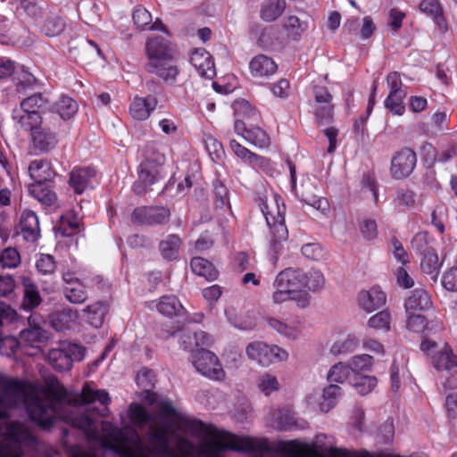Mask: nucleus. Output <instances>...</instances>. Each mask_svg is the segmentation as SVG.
Wrapping results in <instances>:
<instances>
[{
  "mask_svg": "<svg viewBox=\"0 0 457 457\" xmlns=\"http://www.w3.org/2000/svg\"><path fill=\"white\" fill-rule=\"evenodd\" d=\"M283 28L287 35L294 41H298L308 29V23L301 21L297 16L290 15L284 20Z\"/></svg>",
  "mask_w": 457,
  "mask_h": 457,
  "instance_id": "nucleus-39",
  "label": "nucleus"
},
{
  "mask_svg": "<svg viewBox=\"0 0 457 457\" xmlns=\"http://www.w3.org/2000/svg\"><path fill=\"white\" fill-rule=\"evenodd\" d=\"M142 161L137 166V179L132 184V191L138 196L145 195L153 185L164 179L162 166L165 154L154 141L147 142L141 149Z\"/></svg>",
  "mask_w": 457,
  "mask_h": 457,
  "instance_id": "nucleus-4",
  "label": "nucleus"
},
{
  "mask_svg": "<svg viewBox=\"0 0 457 457\" xmlns=\"http://www.w3.org/2000/svg\"><path fill=\"white\" fill-rule=\"evenodd\" d=\"M231 107L235 116L244 117L253 121H259L261 120L260 112L245 99H236L232 103Z\"/></svg>",
  "mask_w": 457,
  "mask_h": 457,
  "instance_id": "nucleus-40",
  "label": "nucleus"
},
{
  "mask_svg": "<svg viewBox=\"0 0 457 457\" xmlns=\"http://www.w3.org/2000/svg\"><path fill=\"white\" fill-rule=\"evenodd\" d=\"M36 268L42 275H51L56 269L54 257L48 253H40L36 261Z\"/></svg>",
  "mask_w": 457,
  "mask_h": 457,
  "instance_id": "nucleus-55",
  "label": "nucleus"
},
{
  "mask_svg": "<svg viewBox=\"0 0 457 457\" xmlns=\"http://www.w3.org/2000/svg\"><path fill=\"white\" fill-rule=\"evenodd\" d=\"M158 104L155 96L148 95L145 97L135 96L129 105V114L137 120L148 119Z\"/></svg>",
  "mask_w": 457,
  "mask_h": 457,
  "instance_id": "nucleus-20",
  "label": "nucleus"
},
{
  "mask_svg": "<svg viewBox=\"0 0 457 457\" xmlns=\"http://www.w3.org/2000/svg\"><path fill=\"white\" fill-rule=\"evenodd\" d=\"M117 444L115 451L121 457H149L143 448L140 439L137 434L129 436L121 430H117L112 437Z\"/></svg>",
  "mask_w": 457,
  "mask_h": 457,
  "instance_id": "nucleus-15",
  "label": "nucleus"
},
{
  "mask_svg": "<svg viewBox=\"0 0 457 457\" xmlns=\"http://www.w3.org/2000/svg\"><path fill=\"white\" fill-rule=\"evenodd\" d=\"M110 304L107 301H97L87 305L84 310L86 321L94 328H100L109 312Z\"/></svg>",
  "mask_w": 457,
  "mask_h": 457,
  "instance_id": "nucleus-26",
  "label": "nucleus"
},
{
  "mask_svg": "<svg viewBox=\"0 0 457 457\" xmlns=\"http://www.w3.org/2000/svg\"><path fill=\"white\" fill-rule=\"evenodd\" d=\"M327 455L328 457H373L372 453L366 450L356 452L338 447H330Z\"/></svg>",
  "mask_w": 457,
  "mask_h": 457,
  "instance_id": "nucleus-63",
  "label": "nucleus"
},
{
  "mask_svg": "<svg viewBox=\"0 0 457 457\" xmlns=\"http://www.w3.org/2000/svg\"><path fill=\"white\" fill-rule=\"evenodd\" d=\"M391 315L387 310L381 311L371 316L368 320L370 328L383 332L390 330Z\"/></svg>",
  "mask_w": 457,
  "mask_h": 457,
  "instance_id": "nucleus-52",
  "label": "nucleus"
},
{
  "mask_svg": "<svg viewBox=\"0 0 457 457\" xmlns=\"http://www.w3.org/2000/svg\"><path fill=\"white\" fill-rule=\"evenodd\" d=\"M17 122L24 131L30 133L43 126V118L39 112L34 111H22V114L18 117Z\"/></svg>",
  "mask_w": 457,
  "mask_h": 457,
  "instance_id": "nucleus-41",
  "label": "nucleus"
},
{
  "mask_svg": "<svg viewBox=\"0 0 457 457\" xmlns=\"http://www.w3.org/2000/svg\"><path fill=\"white\" fill-rule=\"evenodd\" d=\"M393 89L385 100V106L393 114L402 116L405 112L403 100L406 92L402 87H392Z\"/></svg>",
  "mask_w": 457,
  "mask_h": 457,
  "instance_id": "nucleus-35",
  "label": "nucleus"
},
{
  "mask_svg": "<svg viewBox=\"0 0 457 457\" xmlns=\"http://www.w3.org/2000/svg\"><path fill=\"white\" fill-rule=\"evenodd\" d=\"M359 345V341L354 337H348L343 342H336L330 349V352L335 354L348 353L353 352Z\"/></svg>",
  "mask_w": 457,
  "mask_h": 457,
  "instance_id": "nucleus-59",
  "label": "nucleus"
},
{
  "mask_svg": "<svg viewBox=\"0 0 457 457\" xmlns=\"http://www.w3.org/2000/svg\"><path fill=\"white\" fill-rule=\"evenodd\" d=\"M155 307L160 314L170 319L179 317L185 312L179 299L173 295L160 297L156 301Z\"/></svg>",
  "mask_w": 457,
  "mask_h": 457,
  "instance_id": "nucleus-27",
  "label": "nucleus"
},
{
  "mask_svg": "<svg viewBox=\"0 0 457 457\" xmlns=\"http://www.w3.org/2000/svg\"><path fill=\"white\" fill-rule=\"evenodd\" d=\"M407 314V328L410 331L420 333L428 328V323L427 322L426 317L424 315L414 314V312Z\"/></svg>",
  "mask_w": 457,
  "mask_h": 457,
  "instance_id": "nucleus-62",
  "label": "nucleus"
},
{
  "mask_svg": "<svg viewBox=\"0 0 457 457\" xmlns=\"http://www.w3.org/2000/svg\"><path fill=\"white\" fill-rule=\"evenodd\" d=\"M443 287L452 292H457V258L455 266L449 269L442 278Z\"/></svg>",
  "mask_w": 457,
  "mask_h": 457,
  "instance_id": "nucleus-64",
  "label": "nucleus"
},
{
  "mask_svg": "<svg viewBox=\"0 0 457 457\" xmlns=\"http://www.w3.org/2000/svg\"><path fill=\"white\" fill-rule=\"evenodd\" d=\"M303 290L317 291L321 289L325 284V278L321 271L312 269L309 271H303Z\"/></svg>",
  "mask_w": 457,
  "mask_h": 457,
  "instance_id": "nucleus-47",
  "label": "nucleus"
},
{
  "mask_svg": "<svg viewBox=\"0 0 457 457\" xmlns=\"http://www.w3.org/2000/svg\"><path fill=\"white\" fill-rule=\"evenodd\" d=\"M194 367L203 376L213 379L221 380L225 372L218 357L211 351L204 348L197 349L191 355Z\"/></svg>",
  "mask_w": 457,
  "mask_h": 457,
  "instance_id": "nucleus-11",
  "label": "nucleus"
},
{
  "mask_svg": "<svg viewBox=\"0 0 457 457\" xmlns=\"http://www.w3.org/2000/svg\"><path fill=\"white\" fill-rule=\"evenodd\" d=\"M350 384L355 387L360 395H366L377 386V378L373 376H364L361 373H354L350 380Z\"/></svg>",
  "mask_w": 457,
  "mask_h": 457,
  "instance_id": "nucleus-43",
  "label": "nucleus"
},
{
  "mask_svg": "<svg viewBox=\"0 0 457 457\" xmlns=\"http://www.w3.org/2000/svg\"><path fill=\"white\" fill-rule=\"evenodd\" d=\"M246 354L249 359L264 367L275 361H285L288 357V353L278 345H268L259 341L250 343L247 345Z\"/></svg>",
  "mask_w": 457,
  "mask_h": 457,
  "instance_id": "nucleus-12",
  "label": "nucleus"
},
{
  "mask_svg": "<svg viewBox=\"0 0 457 457\" xmlns=\"http://www.w3.org/2000/svg\"><path fill=\"white\" fill-rule=\"evenodd\" d=\"M96 174L93 167H75L70 173L69 185L77 195H81Z\"/></svg>",
  "mask_w": 457,
  "mask_h": 457,
  "instance_id": "nucleus-23",
  "label": "nucleus"
},
{
  "mask_svg": "<svg viewBox=\"0 0 457 457\" xmlns=\"http://www.w3.org/2000/svg\"><path fill=\"white\" fill-rule=\"evenodd\" d=\"M65 23L59 16L49 17L46 20L41 31L47 37H55L63 31Z\"/></svg>",
  "mask_w": 457,
  "mask_h": 457,
  "instance_id": "nucleus-54",
  "label": "nucleus"
},
{
  "mask_svg": "<svg viewBox=\"0 0 457 457\" xmlns=\"http://www.w3.org/2000/svg\"><path fill=\"white\" fill-rule=\"evenodd\" d=\"M149 442L152 446L150 453L155 457H176L170 449L169 428L162 426L149 435Z\"/></svg>",
  "mask_w": 457,
  "mask_h": 457,
  "instance_id": "nucleus-17",
  "label": "nucleus"
},
{
  "mask_svg": "<svg viewBox=\"0 0 457 457\" xmlns=\"http://www.w3.org/2000/svg\"><path fill=\"white\" fill-rule=\"evenodd\" d=\"M190 266L195 274L205 278L208 281H213L218 278L219 271L207 259L194 257L191 259Z\"/></svg>",
  "mask_w": 457,
  "mask_h": 457,
  "instance_id": "nucleus-34",
  "label": "nucleus"
},
{
  "mask_svg": "<svg viewBox=\"0 0 457 457\" xmlns=\"http://www.w3.org/2000/svg\"><path fill=\"white\" fill-rule=\"evenodd\" d=\"M213 187V205L217 211L230 210L229 191L228 187L219 179L212 183Z\"/></svg>",
  "mask_w": 457,
  "mask_h": 457,
  "instance_id": "nucleus-38",
  "label": "nucleus"
},
{
  "mask_svg": "<svg viewBox=\"0 0 457 457\" xmlns=\"http://www.w3.org/2000/svg\"><path fill=\"white\" fill-rule=\"evenodd\" d=\"M434 239L429 237L428 232L420 231L418 232L411 239V245L413 251L419 255L430 250H435L432 245Z\"/></svg>",
  "mask_w": 457,
  "mask_h": 457,
  "instance_id": "nucleus-50",
  "label": "nucleus"
},
{
  "mask_svg": "<svg viewBox=\"0 0 457 457\" xmlns=\"http://www.w3.org/2000/svg\"><path fill=\"white\" fill-rule=\"evenodd\" d=\"M234 130L246 142L257 148H268L270 145V136L264 129L258 126L247 128L243 120L237 119L234 122Z\"/></svg>",
  "mask_w": 457,
  "mask_h": 457,
  "instance_id": "nucleus-16",
  "label": "nucleus"
},
{
  "mask_svg": "<svg viewBox=\"0 0 457 457\" xmlns=\"http://www.w3.org/2000/svg\"><path fill=\"white\" fill-rule=\"evenodd\" d=\"M57 229L62 237H71L77 233L79 222L75 217L62 215L60 219Z\"/></svg>",
  "mask_w": 457,
  "mask_h": 457,
  "instance_id": "nucleus-58",
  "label": "nucleus"
},
{
  "mask_svg": "<svg viewBox=\"0 0 457 457\" xmlns=\"http://www.w3.org/2000/svg\"><path fill=\"white\" fill-rule=\"evenodd\" d=\"M21 263V256L16 248L7 247L0 251V266L4 269H13Z\"/></svg>",
  "mask_w": 457,
  "mask_h": 457,
  "instance_id": "nucleus-53",
  "label": "nucleus"
},
{
  "mask_svg": "<svg viewBox=\"0 0 457 457\" xmlns=\"http://www.w3.org/2000/svg\"><path fill=\"white\" fill-rule=\"evenodd\" d=\"M432 304L428 293L423 288H416L404 303L406 313L424 311Z\"/></svg>",
  "mask_w": 457,
  "mask_h": 457,
  "instance_id": "nucleus-31",
  "label": "nucleus"
},
{
  "mask_svg": "<svg viewBox=\"0 0 457 457\" xmlns=\"http://www.w3.org/2000/svg\"><path fill=\"white\" fill-rule=\"evenodd\" d=\"M421 257L420 260V269L426 274H434L436 277L438 273V270L441 266L438 261V255L436 253V249L430 250L429 252L420 254Z\"/></svg>",
  "mask_w": 457,
  "mask_h": 457,
  "instance_id": "nucleus-49",
  "label": "nucleus"
},
{
  "mask_svg": "<svg viewBox=\"0 0 457 457\" xmlns=\"http://www.w3.org/2000/svg\"><path fill=\"white\" fill-rule=\"evenodd\" d=\"M253 76L264 77L270 76L278 69L276 62L264 54H259L252 59L249 64Z\"/></svg>",
  "mask_w": 457,
  "mask_h": 457,
  "instance_id": "nucleus-33",
  "label": "nucleus"
},
{
  "mask_svg": "<svg viewBox=\"0 0 457 457\" xmlns=\"http://www.w3.org/2000/svg\"><path fill=\"white\" fill-rule=\"evenodd\" d=\"M229 146L233 153L240 159L247 162L253 168L267 170L270 166V160L267 157L259 155L242 145L235 139L229 141Z\"/></svg>",
  "mask_w": 457,
  "mask_h": 457,
  "instance_id": "nucleus-21",
  "label": "nucleus"
},
{
  "mask_svg": "<svg viewBox=\"0 0 457 457\" xmlns=\"http://www.w3.org/2000/svg\"><path fill=\"white\" fill-rule=\"evenodd\" d=\"M431 362L437 371L449 372L457 364V355H455L448 344L435 354L431 355Z\"/></svg>",
  "mask_w": 457,
  "mask_h": 457,
  "instance_id": "nucleus-28",
  "label": "nucleus"
},
{
  "mask_svg": "<svg viewBox=\"0 0 457 457\" xmlns=\"http://www.w3.org/2000/svg\"><path fill=\"white\" fill-rule=\"evenodd\" d=\"M256 201L270 230V247L275 253H278L281 244L288 238L285 220L286 205L278 194L259 196Z\"/></svg>",
  "mask_w": 457,
  "mask_h": 457,
  "instance_id": "nucleus-5",
  "label": "nucleus"
},
{
  "mask_svg": "<svg viewBox=\"0 0 457 457\" xmlns=\"http://www.w3.org/2000/svg\"><path fill=\"white\" fill-rule=\"evenodd\" d=\"M280 452L288 457H320L314 445L299 444L295 440L283 444L280 447Z\"/></svg>",
  "mask_w": 457,
  "mask_h": 457,
  "instance_id": "nucleus-30",
  "label": "nucleus"
},
{
  "mask_svg": "<svg viewBox=\"0 0 457 457\" xmlns=\"http://www.w3.org/2000/svg\"><path fill=\"white\" fill-rule=\"evenodd\" d=\"M32 183L54 182L57 172L52 162L46 159H36L29 162L28 167Z\"/></svg>",
  "mask_w": 457,
  "mask_h": 457,
  "instance_id": "nucleus-18",
  "label": "nucleus"
},
{
  "mask_svg": "<svg viewBox=\"0 0 457 457\" xmlns=\"http://www.w3.org/2000/svg\"><path fill=\"white\" fill-rule=\"evenodd\" d=\"M394 203L396 206L405 209L414 208L417 203V194L407 187H398L395 191Z\"/></svg>",
  "mask_w": 457,
  "mask_h": 457,
  "instance_id": "nucleus-44",
  "label": "nucleus"
},
{
  "mask_svg": "<svg viewBox=\"0 0 457 457\" xmlns=\"http://www.w3.org/2000/svg\"><path fill=\"white\" fill-rule=\"evenodd\" d=\"M181 239L177 235H169L166 239L161 241L159 249L162 256L166 260H174L179 254Z\"/></svg>",
  "mask_w": 457,
  "mask_h": 457,
  "instance_id": "nucleus-42",
  "label": "nucleus"
},
{
  "mask_svg": "<svg viewBox=\"0 0 457 457\" xmlns=\"http://www.w3.org/2000/svg\"><path fill=\"white\" fill-rule=\"evenodd\" d=\"M85 353V347L76 344H67L60 348L51 349L47 354V361L56 371H68L72 368L74 361L84 359Z\"/></svg>",
  "mask_w": 457,
  "mask_h": 457,
  "instance_id": "nucleus-9",
  "label": "nucleus"
},
{
  "mask_svg": "<svg viewBox=\"0 0 457 457\" xmlns=\"http://www.w3.org/2000/svg\"><path fill=\"white\" fill-rule=\"evenodd\" d=\"M46 393L57 402L64 400L67 395L65 388L54 377L49 378L46 385Z\"/></svg>",
  "mask_w": 457,
  "mask_h": 457,
  "instance_id": "nucleus-61",
  "label": "nucleus"
},
{
  "mask_svg": "<svg viewBox=\"0 0 457 457\" xmlns=\"http://www.w3.org/2000/svg\"><path fill=\"white\" fill-rule=\"evenodd\" d=\"M21 285L23 287L22 308L26 311L37 308L42 302L37 286L29 277L22 278Z\"/></svg>",
  "mask_w": 457,
  "mask_h": 457,
  "instance_id": "nucleus-29",
  "label": "nucleus"
},
{
  "mask_svg": "<svg viewBox=\"0 0 457 457\" xmlns=\"http://www.w3.org/2000/svg\"><path fill=\"white\" fill-rule=\"evenodd\" d=\"M145 52L148 57L146 71L159 77L164 83L176 82L179 70L172 63L175 48L169 38L163 36L150 37L145 43Z\"/></svg>",
  "mask_w": 457,
  "mask_h": 457,
  "instance_id": "nucleus-3",
  "label": "nucleus"
},
{
  "mask_svg": "<svg viewBox=\"0 0 457 457\" xmlns=\"http://www.w3.org/2000/svg\"><path fill=\"white\" fill-rule=\"evenodd\" d=\"M190 62L201 77L206 79L214 77V62L211 54L204 49L195 50L190 56Z\"/></svg>",
  "mask_w": 457,
  "mask_h": 457,
  "instance_id": "nucleus-25",
  "label": "nucleus"
},
{
  "mask_svg": "<svg viewBox=\"0 0 457 457\" xmlns=\"http://www.w3.org/2000/svg\"><path fill=\"white\" fill-rule=\"evenodd\" d=\"M54 188V181L31 183L28 187L29 195L46 207H54L57 205L58 197Z\"/></svg>",
  "mask_w": 457,
  "mask_h": 457,
  "instance_id": "nucleus-19",
  "label": "nucleus"
},
{
  "mask_svg": "<svg viewBox=\"0 0 457 457\" xmlns=\"http://www.w3.org/2000/svg\"><path fill=\"white\" fill-rule=\"evenodd\" d=\"M20 227L23 238L27 242L34 243L40 236L39 220L37 215L30 210H25L20 220Z\"/></svg>",
  "mask_w": 457,
  "mask_h": 457,
  "instance_id": "nucleus-24",
  "label": "nucleus"
},
{
  "mask_svg": "<svg viewBox=\"0 0 457 457\" xmlns=\"http://www.w3.org/2000/svg\"><path fill=\"white\" fill-rule=\"evenodd\" d=\"M184 428L194 436H205L209 440L204 445L208 455H218L225 450H231L249 454H267L272 452L267 438L239 436L232 433L219 430L212 424H206L200 420L181 418Z\"/></svg>",
  "mask_w": 457,
  "mask_h": 457,
  "instance_id": "nucleus-1",
  "label": "nucleus"
},
{
  "mask_svg": "<svg viewBox=\"0 0 457 457\" xmlns=\"http://www.w3.org/2000/svg\"><path fill=\"white\" fill-rule=\"evenodd\" d=\"M29 328L21 331V339L30 345H33L36 343L44 342L47 338L46 331L39 325H32L31 317L29 319Z\"/></svg>",
  "mask_w": 457,
  "mask_h": 457,
  "instance_id": "nucleus-45",
  "label": "nucleus"
},
{
  "mask_svg": "<svg viewBox=\"0 0 457 457\" xmlns=\"http://www.w3.org/2000/svg\"><path fill=\"white\" fill-rule=\"evenodd\" d=\"M354 373L355 372L353 371L349 365H344L342 362H338L329 370L328 373V380L330 383H344L345 380L350 383Z\"/></svg>",
  "mask_w": 457,
  "mask_h": 457,
  "instance_id": "nucleus-46",
  "label": "nucleus"
},
{
  "mask_svg": "<svg viewBox=\"0 0 457 457\" xmlns=\"http://www.w3.org/2000/svg\"><path fill=\"white\" fill-rule=\"evenodd\" d=\"M386 295L378 287H373L367 291H361L358 295L359 305L367 312L379 309L386 303Z\"/></svg>",
  "mask_w": 457,
  "mask_h": 457,
  "instance_id": "nucleus-22",
  "label": "nucleus"
},
{
  "mask_svg": "<svg viewBox=\"0 0 457 457\" xmlns=\"http://www.w3.org/2000/svg\"><path fill=\"white\" fill-rule=\"evenodd\" d=\"M36 438L19 422L11 423L0 443V457H22V445L35 442Z\"/></svg>",
  "mask_w": 457,
  "mask_h": 457,
  "instance_id": "nucleus-7",
  "label": "nucleus"
},
{
  "mask_svg": "<svg viewBox=\"0 0 457 457\" xmlns=\"http://www.w3.org/2000/svg\"><path fill=\"white\" fill-rule=\"evenodd\" d=\"M49 103V99L44 96L43 94H34L21 102V109L26 112L34 111L40 112V111L47 108Z\"/></svg>",
  "mask_w": 457,
  "mask_h": 457,
  "instance_id": "nucleus-48",
  "label": "nucleus"
},
{
  "mask_svg": "<svg viewBox=\"0 0 457 457\" xmlns=\"http://www.w3.org/2000/svg\"><path fill=\"white\" fill-rule=\"evenodd\" d=\"M62 280L63 295L70 303L74 304H80L87 299L86 287H96L97 289H103L107 284L99 275L94 276L88 281L86 280V284H84L73 272L70 271L62 274Z\"/></svg>",
  "mask_w": 457,
  "mask_h": 457,
  "instance_id": "nucleus-8",
  "label": "nucleus"
},
{
  "mask_svg": "<svg viewBox=\"0 0 457 457\" xmlns=\"http://www.w3.org/2000/svg\"><path fill=\"white\" fill-rule=\"evenodd\" d=\"M419 7L422 12L432 17L440 30L444 32L447 30V22L438 0H422Z\"/></svg>",
  "mask_w": 457,
  "mask_h": 457,
  "instance_id": "nucleus-32",
  "label": "nucleus"
},
{
  "mask_svg": "<svg viewBox=\"0 0 457 457\" xmlns=\"http://www.w3.org/2000/svg\"><path fill=\"white\" fill-rule=\"evenodd\" d=\"M129 418L131 422L137 427L145 426L153 420L152 414L139 403H132L130 405Z\"/></svg>",
  "mask_w": 457,
  "mask_h": 457,
  "instance_id": "nucleus-51",
  "label": "nucleus"
},
{
  "mask_svg": "<svg viewBox=\"0 0 457 457\" xmlns=\"http://www.w3.org/2000/svg\"><path fill=\"white\" fill-rule=\"evenodd\" d=\"M170 211L162 205H142L136 207L130 215V221L140 226H159L169 222Z\"/></svg>",
  "mask_w": 457,
  "mask_h": 457,
  "instance_id": "nucleus-10",
  "label": "nucleus"
},
{
  "mask_svg": "<svg viewBox=\"0 0 457 457\" xmlns=\"http://www.w3.org/2000/svg\"><path fill=\"white\" fill-rule=\"evenodd\" d=\"M417 163L416 153L408 147L398 151L391 160L390 173L395 179H403L413 171Z\"/></svg>",
  "mask_w": 457,
  "mask_h": 457,
  "instance_id": "nucleus-13",
  "label": "nucleus"
},
{
  "mask_svg": "<svg viewBox=\"0 0 457 457\" xmlns=\"http://www.w3.org/2000/svg\"><path fill=\"white\" fill-rule=\"evenodd\" d=\"M78 109L77 102L67 96H62L53 105V112L64 120L72 118L77 113Z\"/></svg>",
  "mask_w": 457,
  "mask_h": 457,
  "instance_id": "nucleus-36",
  "label": "nucleus"
},
{
  "mask_svg": "<svg viewBox=\"0 0 457 457\" xmlns=\"http://www.w3.org/2000/svg\"><path fill=\"white\" fill-rule=\"evenodd\" d=\"M457 156V145L451 142L445 145L439 146L437 149L436 163L445 164L450 162Z\"/></svg>",
  "mask_w": 457,
  "mask_h": 457,
  "instance_id": "nucleus-60",
  "label": "nucleus"
},
{
  "mask_svg": "<svg viewBox=\"0 0 457 457\" xmlns=\"http://www.w3.org/2000/svg\"><path fill=\"white\" fill-rule=\"evenodd\" d=\"M204 143L206 151L212 161L216 162L220 160L224 154L223 146L214 137L207 135L204 138Z\"/></svg>",
  "mask_w": 457,
  "mask_h": 457,
  "instance_id": "nucleus-57",
  "label": "nucleus"
},
{
  "mask_svg": "<svg viewBox=\"0 0 457 457\" xmlns=\"http://www.w3.org/2000/svg\"><path fill=\"white\" fill-rule=\"evenodd\" d=\"M32 385L27 381L10 378L5 381L3 395L6 402L12 407V398H22L25 401L26 411L29 420L43 430H49L55 421V409L48 399L41 398L34 392H29Z\"/></svg>",
  "mask_w": 457,
  "mask_h": 457,
  "instance_id": "nucleus-2",
  "label": "nucleus"
},
{
  "mask_svg": "<svg viewBox=\"0 0 457 457\" xmlns=\"http://www.w3.org/2000/svg\"><path fill=\"white\" fill-rule=\"evenodd\" d=\"M341 395V387L337 385L330 384L323 390L324 402L320 403L322 411H328L335 404L336 398Z\"/></svg>",
  "mask_w": 457,
  "mask_h": 457,
  "instance_id": "nucleus-56",
  "label": "nucleus"
},
{
  "mask_svg": "<svg viewBox=\"0 0 457 457\" xmlns=\"http://www.w3.org/2000/svg\"><path fill=\"white\" fill-rule=\"evenodd\" d=\"M53 125L55 127V120H59L56 117H53ZM30 139L34 150L42 154L52 151L59 143L55 128H50L47 125H43L38 129L35 130L30 136Z\"/></svg>",
  "mask_w": 457,
  "mask_h": 457,
  "instance_id": "nucleus-14",
  "label": "nucleus"
},
{
  "mask_svg": "<svg viewBox=\"0 0 457 457\" xmlns=\"http://www.w3.org/2000/svg\"><path fill=\"white\" fill-rule=\"evenodd\" d=\"M303 270L301 269L287 268L280 271L273 283L276 290L272 295L275 303H281L290 297H295L298 291L303 289Z\"/></svg>",
  "mask_w": 457,
  "mask_h": 457,
  "instance_id": "nucleus-6",
  "label": "nucleus"
},
{
  "mask_svg": "<svg viewBox=\"0 0 457 457\" xmlns=\"http://www.w3.org/2000/svg\"><path fill=\"white\" fill-rule=\"evenodd\" d=\"M286 5L285 0H266L261 8V18L267 22L274 21L285 11Z\"/></svg>",
  "mask_w": 457,
  "mask_h": 457,
  "instance_id": "nucleus-37",
  "label": "nucleus"
}]
</instances>
